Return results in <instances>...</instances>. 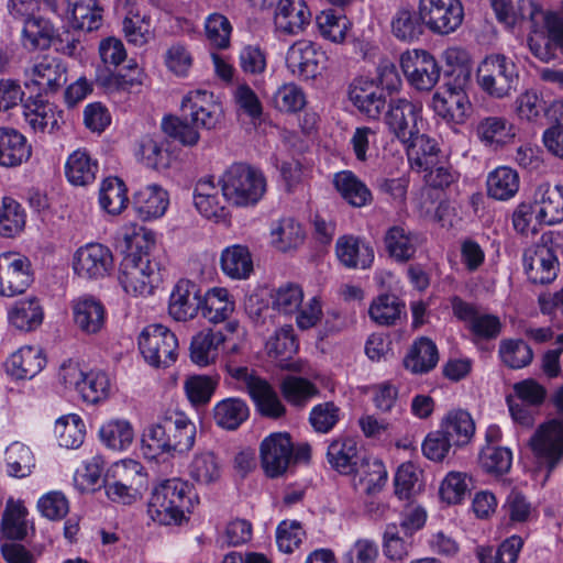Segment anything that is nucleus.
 Masks as SVG:
<instances>
[{
	"instance_id": "nucleus-1",
	"label": "nucleus",
	"mask_w": 563,
	"mask_h": 563,
	"mask_svg": "<svg viewBox=\"0 0 563 563\" xmlns=\"http://www.w3.org/2000/svg\"><path fill=\"white\" fill-rule=\"evenodd\" d=\"M196 440V426L184 413L166 410L144 431L142 451L146 459L163 453L189 451Z\"/></svg>"
},
{
	"instance_id": "nucleus-2",
	"label": "nucleus",
	"mask_w": 563,
	"mask_h": 563,
	"mask_svg": "<svg viewBox=\"0 0 563 563\" xmlns=\"http://www.w3.org/2000/svg\"><path fill=\"white\" fill-rule=\"evenodd\" d=\"M223 198L236 207L256 205L266 192V178L262 170L245 163H233L220 180Z\"/></svg>"
},
{
	"instance_id": "nucleus-3",
	"label": "nucleus",
	"mask_w": 563,
	"mask_h": 563,
	"mask_svg": "<svg viewBox=\"0 0 563 563\" xmlns=\"http://www.w3.org/2000/svg\"><path fill=\"white\" fill-rule=\"evenodd\" d=\"M186 483L178 478H170L154 486L148 503V517L159 525H178L185 518V511L189 509Z\"/></svg>"
},
{
	"instance_id": "nucleus-4",
	"label": "nucleus",
	"mask_w": 563,
	"mask_h": 563,
	"mask_svg": "<svg viewBox=\"0 0 563 563\" xmlns=\"http://www.w3.org/2000/svg\"><path fill=\"white\" fill-rule=\"evenodd\" d=\"M476 78L485 93L494 99H504L516 90L519 75L516 64L509 57L492 54L479 63Z\"/></svg>"
},
{
	"instance_id": "nucleus-5",
	"label": "nucleus",
	"mask_w": 563,
	"mask_h": 563,
	"mask_svg": "<svg viewBox=\"0 0 563 563\" xmlns=\"http://www.w3.org/2000/svg\"><path fill=\"white\" fill-rule=\"evenodd\" d=\"M528 444L538 464L551 473L563 460V416L540 423Z\"/></svg>"
},
{
	"instance_id": "nucleus-6",
	"label": "nucleus",
	"mask_w": 563,
	"mask_h": 563,
	"mask_svg": "<svg viewBox=\"0 0 563 563\" xmlns=\"http://www.w3.org/2000/svg\"><path fill=\"white\" fill-rule=\"evenodd\" d=\"M139 350L153 367H168L177 360L178 340L165 325H146L139 335Z\"/></svg>"
},
{
	"instance_id": "nucleus-7",
	"label": "nucleus",
	"mask_w": 563,
	"mask_h": 563,
	"mask_svg": "<svg viewBox=\"0 0 563 563\" xmlns=\"http://www.w3.org/2000/svg\"><path fill=\"white\" fill-rule=\"evenodd\" d=\"M421 104L406 98L390 99L385 114L389 132L404 145L411 143L420 133Z\"/></svg>"
},
{
	"instance_id": "nucleus-8",
	"label": "nucleus",
	"mask_w": 563,
	"mask_h": 563,
	"mask_svg": "<svg viewBox=\"0 0 563 563\" xmlns=\"http://www.w3.org/2000/svg\"><path fill=\"white\" fill-rule=\"evenodd\" d=\"M232 376L246 389L258 411L268 418L278 419L286 413V407L273 387L246 367L231 369Z\"/></svg>"
},
{
	"instance_id": "nucleus-9",
	"label": "nucleus",
	"mask_w": 563,
	"mask_h": 563,
	"mask_svg": "<svg viewBox=\"0 0 563 563\" xmlns=\"http://www.w3.org/2000/svg\"><path fill=\"white\" fill-rule=\"evenodd\" d=\"M401 69L416 90L430 91L438 84L441 66L433 55L424 49H412L401 54Z\"/></svg>"
},
{
	"instance_id": "nucleus-10",
	"label": "nucleus",
	"mask_w": 563,
	"mask_h": 563,
	"mask_svg": "<svg viewBox=\"0 0 563 563\" xmlns=\"http://www.w3.org/2000/svg\"><path fill=\"white\" fill-rule=\"evenodd\" d=\"M154 244L152 232L144 228L134 229L132 233L124 235V257L121 262L120 272L125 278L139 282L143 277H151L146 273L150 261L147 252Z\"/></svg>"
},
{
	"instance_id": "nucleus-11",
	"label": "nucleus",
	"mask_w": 563,
	"mask_h": 563,
	"mask_svg": "<svg viewBox=\"0 0 563 563\" xmlns=\"http://www.w3.org/2000/svg\"><path fill=\"white\" fill-rule=\"evenodd\" d=\"M545 388L532 378L518 382L506 398L511 418L519 424L530 426L534 410L545 400Z\"/></svg>"
},
{
	"instance_id": "nucleus-12",
	"label": "nucleus",
	"mask_w": 563,
	"mask_h": 563,
	"mask_svg": "<svg viewBox=\"0 0 563 563\" xmlns=\"http://www.w3.org/2000/svg\"><path fill=\"white\" fill-rule=\"evenodd\" d=\"M420 13L424 24L438 34L454 32L464 19L460 0H420Z\"/></svg>"
},
{
	"instance_id": "nucleus-13",
	"label": "nucleus",
	"mask_w": 563,
	"mask_h": 563,
	"mask_svg": "<svg viewBox=\"0 0 563 563\" xmlns=\"http://www.w3.org/2000/svg\"><path fill=\"white\" fill-rule=\"evenodd\" d=\"M181 109L186 120L205 130L216 129L222 118L221 104L213 92L206 89L189 91L183 98Z\"/></svg>"
},
{
	"instance_id": "nucleus-14",
	"label": "nucleus",
	"mask_w": 563,
	"mask_h": 563,
	"mask_svg": "<svg viewBox=\"0 0 563 563\" xmlns=\"http://www.w3.org/2000/svg\"><path fill=\"white\" fill-rule=\"evenodd\" d=\"M25 87H36L40 93H54L67 82V69L64 63L51 55L42 56L27 67Z\"/></svg>"
},
{
	"instance_id": "nucleus-15",
	"label": "nucleus",
	"mask_w": 563,
	"mask_h": 563,
	"mask_svg": "<svg viewBox=\"0 0 563 563\" xmlns=\"http://www.w3.org/2000/svg\"><path fill=\"white\" fill-rule=\"evenodd\" d=\"M73 266L78 278L104 279L113 269V256L103 244L88 243L75 252Z\"/></svg>"
},
{
	"instance_id": "nucleus-16",
	"label": "nucleus",
	"mask_w": 563,
	"mask_h": 563,
	"mask_svg": "<svg viewBox=\"0 0 563 563\" xmlns=\"http://www.w3.org/2000/svg\"><path fill=\"white\" fill-rule=\"evenodd\" d=\"M292 442L288 433L274 432L260 445V459L265 474L272 478L283 475L292 459Z\"/></svg>"
},
{
	"instance_id": "nucleus-17",
	"label": "nucleus",
	"mask_w": 563,
	"mask_h": 563,
	"mask_svg": "<svg viewBox=\"0 0 563 563\" xmlns=\"http://www.w3.org/2000/svg\"><path fill=\"white\" fill-rule=\"evenodd\" d=\"M325 60V54L311 41L295 42L287 52L286 65L289 71L302 80L316 78Z\"/></svg>"
},
{
	"instance_id": "nucleus-18",
	"label": "nucleus",
	"mask_w": 563,
	"mask_h": 563,
	"mask_svg": "<svg viewBox=\"0 0 563 563\" xmlns=\"http://www.w3.org/2000/svg\"><path fill=\"white\" fill-rule=\"evenodd\" d=\"M461 84H445L443 91H437L432 97L434 112L448 122L463 123L471 103Z\"/></svg>"
},
{
	"instance_id": "nucleus-19",
	"label": "nucleus",
	"mask_w": 563,
	"mask_h": 563,
	"mask_svg": "<svg viewBox=\"0 0 563 563\" xmlns=\"http://www.w3.org/2000/svg\"><path fill=\"white\" fill-rule=\"evenodd\" d=\"M349 99L368 119H378L385 109L386 99L380 87L366 77L355 78L349 88Z\"/></svg>"
},
{
	"instance_id": "nucleus-20",
	"label": "nucleus",
	"mask_w": 563,
	"mask_h": 563,
	"mask_svg": "<svg viewBox=\"0 0 563 563\" xmlns=\"http://www.w3.org/2000/svg\"><path fill=\"white\" fill-rule=\"evenodd\" d=\"M23 109L26 123L36 133H54L64 123L63 111L40 96L27 98Z\"/></svg>"
},
{
	"instance_id": "nucleus-21",
	"label": "nucleus",
	"mask_w": 563,
	"mask_h": 563,
	"mask_svg": "<svg viewBox=\"0 0 563 563\" xmlns=\"http://www.w3.org/2000/svg\"><path fill=\"white\" fill-rule=\"evenodd\" d=\"M46 365V356L40 346L24 345L5 361L7 374L15 380L32 379Z\"/></svg>"
},
{
	"instance_id": "nucleus-22",
	"label": "nucleus",
	"mask_w": 563,
	"mask_h": 563,
	"mask_svg": "<svg viewBox=\"0 0 563 563\" xmlns=\"http://www.w3.org/2000/svg\"><path fill=\"white\" fill-rule=\"evenodd\" d=\"M194 203L201 216L219 223L228 218V210L223 205V196H219L218 187L212 176L203 177L196 184Z\"/></svg>"
},
{
	"instance_id": "nucleus-23",
	"label": "nucleus",
	"mask_w": 563,
	"mask_h": 563,
	"mask_svg": "<svg viewBox=\"0 0 563 563\" xmlns=\"http://www.w3.org/2000/svg\"><path fill=\"white\" fill-rule=\"evenodd\" d=\"M265 347L267 354L277 360L282 368L292 372L303 371V364L300 361H291L292 355L298 351V342L291 325L278 329L268 339Z\"/></svg>"
},
{
	"instance_id": "nucleus-24",
	"label": "nucleus",
	"mask_w": 563,
	"mask_h": 563,
	"mask_svg": "<svg viewBox=\"0 0 563 563\" xmlns=\"http://www.w3.org/2000/svg\"><path fill=\"white\" fill-rule=\"evenodd\" d=\"M311 12L303 0H279L275 12V26L285 34L297 35L305 31Z\"/></svg>"
},
{
	"instance_id": "nucleus-25",
	"label": "nucleus",
	"mask_w": 563,
	"mask_h": 563,
	"mask_svg": "<svg viewBox=\"0 0 563 563\" xmlns=\"http://www.w3.org/2000/svg\"><path fill=\"white\" fill-rule=\"evenodd\" d=\"M31 155L32 146L22 133L12 128H0V166H20Z\"/></svg>"
},
{
	"instance_id": "nucleus-26",
	"label": "nucleus",
	"mask_w": 563,
	"mask_h": 563,
	"mask_svg": "<svg viewBox=\"0 0 563 563\" xmlns=\"http://www.w3.org/2000/svg\"><path fill=\"white\" fill-rule=\"evenodd\" d=\"M536 219L552 225L563 221V186L541 185L536 194Z\"/></svg>"
},
{
	"instance_id": "nucleus-27",
	"label": "nucleus",
	"mask_w": 563,
	"mask_h": 563,
	"mask_svg": "<svg viewBox=\"0 0 563 563\" xmlns=\"http://www.w3.org/2000/svg\"><path fill=\"white\" fill-rule=\"evenodd\" d=\"M475 133L482 143L497 148L512 143L517 129L505 117L489 115L478 121Z\"/></svg>"
},
{
	"instance_id": "nucleus-28",
	"label": "nucleus",
	"mask_w": 563,
	"mask_h": 563,
	"mask_svg": "<svg viewBox=\"0 0 563 563\" xmlns=\"http://www.w3.org/2000/svg\"><path fill=\"white\" fill-rule=\"evenodd\" d=\"M190 479L199 486H211L220 482L223 475V463L212 451H200L194 454L188 464Z\"/></svg>"
},
{
	"instance_id": "nucleus-29",
	"label": "nucleus",
	"mask_w": 563,
	"mask_h": 563,
	"mask_svg": "<svg viewBox=\"0 0 563 563\" xmlns=\"http://www.w3.org/2000/svg\"><path fill=\"white\" fill-rule=\"evenodd\" d=\"M200 292L198 284H176L169 297V314L177 321L196 317L201 307Z\"/></svg>"
},
{
	"instance_id": "nucleus-30",
	"label": "nucleus",
	"mask_w": 563,
	"mask_h": 563,
	"mask_svg": "<svg viewBox=\"0 0 563 563\" xmlns=\"http://www.w3.org/2000/svg\"><path fill=\"white\" fill-rule=\"evenodd\" d=\"M98 435L107 449L114 452H124L133 444L135 431L128 419L112 418L100 426Z\"/></svg>"
},
{
	"instance_id": "nucleus-31",
	"label": "nucleus",
	"mask_w": 563,
	"mask_h": 563,
	"mask_svg": "<svg viewBox=\"0 0 563 563\" xmlns=\"http://www.w3.org/2000/svg\"><path fill=\"white\" fill-rule=\"evenodd\" d=\"M144 79L143 69L133 59H130L128 65L118 73L102 69L97 75V82L110 92L130 90L143 85Z\"/></svg>"
},
{
	"instance_id": "nucleus-32",
	"label": "nucleus",
	"mask_w": 563,
	"mask_h": 563,
	"mask_svg": "<svg viewBox=\"0 0 563 563\" xmlns=\"http://www.w3.org/2000/svg\"><path fill=\"white\" fill-rule=\"evenodd\" d=\"M168 203L167 191L157 185L140 189L133 198L134 208L144 221L161 218L166 212Z\"/></svg>"
},
{
	"instance_id": "nucleus-33",
	"label": "nucleus",
	"mask_w": 563,
	"mask_h": 563,
	"mask_svg": "<svg viewBox=\"0 0 563 563\" xmlns=\"http://www.w3.org/2000/svg\"><path fill=\"white\" fill-rule=\"evenodd\" d=\"M336 255L344 266L351 268L365 269L374 261L373 247L365 241L353 236H342L338 240Z\"/></svg>"
},
{
	"instance_id": "nucleus-34",
	"label": "nucleus",
	"mask_w": 563,
	"mask_h": 563,
	"mask_svg": "<svg viewBox=\"0 0 563 563\" xmlns=\"http://www.w3.org/2000/svg\"><path fill=\"white\" fill-rule=\"evenodd\" d=\"M352 474H354V485L368 495L380 492L388 478L384 463L373 457L362 460Z\"/></svg>"
},
{
	"instance_id": "nucleus-35",
	"label": "nucleus",
	"mask_w": 563,
	"mask_h": 563,
	"mask_svg": "<svg viewBox=\"0 0 563 563\" xmlns=\"http://www.w3.org/2000/svg\"><path fill=\"white\" fill-rule=\"evenodd\" d=\"M73 313L75 323L86 333H97L104 324V308L100 301L92 297H81L75 300Z\"/></svg>"
},
{
	"instance_id": "nucleus-36",
	"label": "nucleus",
	"mask_w": 563,
	"mask_h": 563,
	"mask_svg": "<svg viewBox=\"0 0 563 563\" xmlns=\"http://www.w3.org/2000/svg\"><path fill=\"white\" fill-rule=\"evenodd\" d=\"M333 185L341 197L351 206L361 208L372 202L373 196L368 187L351 170H342L334 175Z\"/></svg>"
},
{
	"instance_id": "nucleus-37",
	"label": "nucleus",
	"mask_w": 563,
	"mask_h": 563,
	"mask_svg": "<svg viewBox=\"0 0 563 563\" xmlns=\"http://www.w3.org/2000/svg\"><path fill=\"white\" fill-rule=\"evenodd\" d=\"M202 316L213 323L225 320L234 309V300L224 287H212L200 294Z\"/></svg>"
},
{
	"instance_id": "nucleus-38",
	"label": "nucleus",
	"mask_w": 563,
	"mask_h": 563,
	"mask_svg": "<svg viewBox=\"0 0 563 563\" xmlns=\"http://www.w3.org/2000/svg\"><path fill=\"white\" fill-rule=\"evenodd\" d=\"M438 361L437 345L432 340L422 336L411 345L404 360V365L413 374H423L434 368Z\"/></svg>"
},
{
	"instance_id": "nucleus-39",
	"label": "nucleus",
	"mask_w": 563,
	"mask_h": 563,
	"mask_svg": "<svg viewBox=\"0 0 563 563\" xmlns=\"http://www.w3.org/2000/svg\"><path fill=\"white\" fill-rule=\"evenodd\" d=\"M97 172L98 163L86 150L73 152L65 164L66 177L75 186H87L93 183Z\"/></svg>"
},
{
	"instance_id": "nucleus-40",
	"label": "nucleus",
	"mask_w": 563,
	"mask_h": 563,
	"mask_svg": "<svg viewBox=\"0 0 563 563\" xmlns=\"http://www.w3.org/2000/svg\"><path fill=\"white\" fill-rule=\"evenodd\" d=\"M329 464L339 473L350 475L357 464V444L352 438L333 440L327 451Z\"/></svg>"
},
{
	"instance_id": "nucleus-41",
	"label": "nucleus",
	"mask_w": 563,
	"mask_h": 563,
	"mask_svg": "<svg viewBox=\"0 0 563 563\" xmlns=\"http://www.w3.org/2000/svg\"><path fill=\"white\" fill-rule=\"evenodd\" d=\"M225 336L222 332L202 331L196 334L190 343V357L199 366L213 363L219 354Z\"/></svg>"
},
{
	"instance_id": "nucleus-42",
	"label": "nucleus",
	"mask_w": 563,
	"mask_h": 563,
	"mask_svg": "<svg viewBox=\"0 0 563 563\" xmlns=\"http://www.w3.org/2000/svg\"><path fill=\"white\" fill-rule=\"evenodd\" d=\"M221 267L232 279H247L253 271V261L246 246L235 244L228 246L221 254Z\"/></svg>"
},
{
	"instance_id": "nucleus-43",
	"label": "nucleus",
	"mask_w": 563,
	"mask_h": 563,
	"mask_svg": "<svg viewBox=\"0 0 563 563\" xmlns=\"http://www.w3.org/2000/svg\"><path fill=\"white\" fill-rule=\"evenodd\" d=\"M411 167L418 172L427 170L438 164L440 148L435 140L419 133L411 143L405 144Z\"/></svg>"
},
{
	"instance_id": "nucleus-44",
	"label": "nucleus",
	"mask_w": 563,
	"mask_h": 563,
	"mask_svg": "<svg viewBox=\"0 0 563 563\" xmlns=\"http://www.w3.org/2000/svg\"><path fill=\"white\" fill-rule=\"evenodd\" d=\"M44 313L36 297L20 300L9 311L10 323L21 331H33L43 322Z\"/></svg>"
},
{
	"instance_id": "nucleus-45",
	"label": "nucleus",
	"mask_w": 563,
	"mask_h": 563,
	"mask_svg": "<svg viewBox=\"0 0 563 563\" xmlns=\"http://www.w3.org/2000/svg\"><path fill=\"white\" fill-rule=\"evenodd\" d=\"M368 313L379 325H394L406 316L405 303L395 295L383 294L372 301Z\"/></svg>"
},
{
	"instance_id": "nucleus-46",
	"label": "nucleus",
	"mask_w": 563,
	"mask_h": 563,
	"mask_svg": "<svg viewBox=\"0 0 563 563\" xmlns=\"http://www.w3.org/2000/svg\"><path fill=\"white\" fill-rule=\"evenodd\" d=\"M250 415L246 402L240 398H227L213 408L216 423L227 430L238 429Z\"/></svg>"
},
{
	"instance_id": "nucleus-47",
	"label": "nucleus",
	"mask_w": 563,
	"mask_h": 563,
	"mask_svg": "<svg viewBox=\"0 0 563 563\" xmlns=\"http://www.w3.org/2000/svg\"><path fill=\"white\" fill-rule=\"evenodd\" d=\"M316 25L321 37L335 44H342L352 23L344 14H336L334 10L327 9L316 16Z\"/></svg>"
},
{
	"instance_id": "nucleus-48",
	"label": "nucleus",
	"mask_w": 563,
	"mask_h": 563,
	"mask_svg": "<svg viewBox=\"0 0 563 563\" xmlns=\"http://www.w3.org/2000/svg\"><path fill=\"white\" fill-rule=\"evenodd\" d=\"M486 184L489 197L496 200H508L519 189V176L515 169L501 166L489 173Z\"/></svg>"
},
{
	"instance_id": "nucleus-49",
	"label": "nucleus",
	"mask_w": 563,
	"mask_h": 563,
	"mask_svg": "<svg viewBox=\"0 0 563 563\" xmlns=\"http://www.w3.org/2000/svg\"><path fill=\"white\" fill-rule=\"evenodd\" d=\"M73 25L76 29L91 32L102 24V8L98 0H68Z\"/></svg>"
},
{
	"instance_id": "nucleus-50",
	"label": "nucleus",
	"mask_w": 563,
	"mask_h": 563,
	"mask_svg": "<svg viewBox=\"0 0 563 563\" xmlns=\"http://www.w3.org/2000/svg\"><path fill=\"white\" fill-rule=\"evenodd\" d=\"M441 430L456 446L467 444L475 432V423L465 410H453L448 413L441 424Z\"/></svg>"
},
{
	"instance_id": "nucleus-51",
	"label": "nucleus",
	"mask_w": 563,
	"mask_h": 563,
	"mask_svg": "<svg viewBox=\"0 0 563 563\" xmlns=\"http://www.w3.org/2000/svg\"><path fill=\"white\" fill-rule=\"evenodd\" d=\"M135 156L140 163L151 169H165L169 165V156L162 140L153 135L140 139Z\"/></svg>"
},
{
	"instance_id": "nucleus-52",
	"label": "nucleus",
	"mask_w": 563,
	"mask_h": 563,
	"mask_svg": "<svg viewBox=\"0 0 563 563\" xmlns=\"http://www.w3.org/2000/svg\"><path fill=\"white\" fill-rule=\"evenodd\" d=\"M54 431L60 446L77 449L84 443L86 426L78 415L69 413L56 420Z\"/></svg>"
},
{
	"instance_id": "nucleus-53",
	"label": "nucleus",
	"mask_w": 563,
	"mask_h": 563,
	"mask_svg": "<svg viewBox=\"0 0 563 563\" xmlns=\"http://www.w3.org/2000/svg\"><path fill=\"white\" fill-rule=\"evenodd\" d=\"M4 462L8 475L15 478L29 476L35 466L31 449L18 441L5 449Z\"/></svg>"
},
{
	"instance_id": "nucleus-54",
	"label": "nucleus",
	"mask_w": 563,
	"mask_h": 563,
	"mask_svg": "<svg viewBox=\"0 0 563 563\" xmlns=\"http://www.w3.org/2000/svg\"><path fill=\"white\" fill-rule=\"evenodd\" d=\"M125 184L118 177L106 178L100 187V207L110 214L121 213L128 206Z\"/></svg>"
},
{
	"instance_id": "nucleus-55",
	"label": "nucleus",
	"mask_w": 563,
	"mask_h": 563,
	"mask_svg": "<svg viewBox=\"0 0 563 563\" xmlns=\"http://www.w3.org/2000/svg\"><path fill=\"white\" fill-rule=\"evenodd\" d=\"M22 35L24 45L31 49L47 48L55 38V27L51 21L41 16L27 19Z\"/></svg>"
},
{
	"instance_id": "nucleus-56",
	"label": "nucleus",
	"mask_w": 563,
	"mask_h": 563,
	"mask_svg": "<svg viewBox=\"0 0 563 563\" xmlns=\"http://www.w3.org/2000/svg\"><path fill=\"white\" fill-rule=\"evenodd\" d=\"M423 24L420 11L401 9L391 20V32L400 41L413 42L423 34Z\"/></svg>"
},
{
	"instance_id": "nucleus-57",
	"label": "nucleus",
	"mask_w": 563,
	"mask_h": 563,
	"mask_svg": "<svg viewBox=\"0 0 563 563\" xmlns=\"http://www.w3.org/2000/svg\"><path fill=\"white\" fill-rule=\"evenodd\" d=\"M385 244L393 258L406 262L416 253L417 238L401 227H393L385 235Z\"/></svg>"
},
{
	"instance_id": "nucleus-58",
	"label": "nucleus",
	"mask_w": 563,
	"mask_h": 563,
	"mask_svg": "<svg viewBox=\"0 0 563 563\" xmlns=\"http://www.w3.org/2000/svg\"><path fill=\"white\" fill-rule=\"evenodd\" d=\"M27 510L21 501L10 499L7 504L1 527L3 534L10 540H22L27 536Z\"/></svg>"
},
{
	"instance_id": "nucleus-59",
	"label": "nucleus",
	"mask_w": 563,
	"mask_h": 563,
	"mask_svg": "<svg viewBox=\"0 0 563 563\" xmlns=\"http://www.w3.org/2000/svg\"><path fill=\"white\" fill-rule=\"evenodd\" d=\"M284 398L292 406L303 407L318 395V387L307 378L287 375L280 383Z\"/></svg>"
},
{
	"instance_id": "nucleus-60",
	"label": "nucleus",
	"mask_w": 563,
	"mask_h": 563,
	"mask_svg": "<svg viewBox=\"0 0 563 563\" xmlns=\"http://www.w3.org/2000/svg\"><path fill=\"white\" fill-rule=\"evenodd\" d=\"M537 268L541 273L539 279L533 277L531 282H554L558 277L559 261L551 249L545 245L538 246L529 258L525 256V269L527 272Z\"/></svg>"
},
{
	"instance_id": "nucleus-61",
	"label": "nucleus",
	"mask_w": 563,
	"mask_h": 563,
	"mask_svg": "<svg viewBox=\"0 0 563 563\" xmlns=\"http://www.w3.org/2000/svg\"><path fill=\"white\" fill-rule=\"evenodd\" d=\"M25 211L22 206L10 197L0 202V235L12 238L21 233L25 227Z\"/></svg>"
},
{
	"instance_id": "nucleus-62",
	"label": "nucleus",
	"mask_w": 563,
	"mask_h": 563,
	"mask_svg": "<svg viewBox=\"0 0 563 563\" xmlns=\"http://www.w3.org/2000/svg\"><path fill=\"white\" fill-rule=\"evenodd\" d=\"M273 244L286 252L298 247L305 239V231L294 218H283L272 230Z\"/></svg>"
},
{
	"instance_id": "nucleus-63",
	"label": "nucleus",
	"mask_w": 563,
	"mask_h": 563,
	"mask_svg": "<svg viewBox=\"0 0 563 563\" xmlns=\"http://www.w3.org/2000/svg\"><path fill=\"white\" fill-rule=\"evenodd\" d=\"M122 29L126 41L135 46H143L153 37L151 18L130 10L125 15Z\"/></svg>"
},
{
	"instance_id": "nucleus-64",
	"label": "nucleus",
	"mask_w": 563,
	"mask_h": 563,
	"mask_svg": "<svg viewBox=\"0 0 563 563\" xmlns=\"http://www.w3.org/2000/svg\"><path fill=\"white\" fill-rule=\"evenodd\" d=\"M512 464V452L506 446L485 445L479 453V466L490 475L506 474Z\"/></svg>"
}]
</instances>
